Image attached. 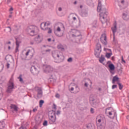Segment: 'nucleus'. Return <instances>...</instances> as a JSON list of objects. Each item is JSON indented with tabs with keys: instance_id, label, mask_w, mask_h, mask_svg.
I'll return each mask as SVG.
<instances>
[{
	"instance_id": "a18cd8bd",
	"label": "nucleus",
	"mask_w": 129,
	"mask_h": 129,
	"mask_svg": "<svg viewBox=\"0 0 129 129\" xmlns=\"http://www.w3.org/2000/svg\"><path fill=\"white\" fill-rule=\"evenodd\" d=\"M68 62H72V57H70L68 59Z\"/></svg>"
},
{
	"instance_id": "338daca9",
	"label": "nucleus",
	"mask_w": 129,
	"mask_h": 129,
	"mask_svg": "<svg viewBox=\"0 0 129 129\" xmlns=\"http://www.w3.org/2000/svg\"><path fill=\"white\" fill-rule=\"evenodd\" d=\"M57 107V106H56V105L54 104V108L56 109Z\"/></svg>"
},
{
	"instance_id": "0eeeda50",
	"label": "nucleus",
	"mask_w": 129,
	"mask_h": 129,
	"mask_svg": "<svg viewBox=\"0 0 129 129\" xmlns=\"http://www.w3.org/2000/svg\"><path fill=\"white\" fill-rule=\"evenodd\" d=\"M8 86L7 92V93H11V92L13 91V89H14V82L10 81L8 84Z\"/></svg>"
},
{
	"instance_id": "c9c22d12",
	"label": "nucleus",
	"mask_w": 129,
	"mask_h": 129,
	"mask_svg": "<svg viewBox=\"0 0 129 129\" xmlns=\"http://www.w3.org/2000/svg\"><path fill=\"white\" fill-rule=\"evenodd\" d=\"M43 125L44 126H47V125H48V121L44 120V121L43 123Z\"/></svg>"
},
{
	"instance_id": "a19ab883",
	"label": "nucleus",
	"mask_w": 129,
	"mask_h": 129,
	"mask_svg": "<svg viewBox=\"0 0 129 129\" xmlns=\"http://www.w3.org/2000/svg\"><path fill=\"white\" fill-rule=\"evenodd\" d=\"M94 100H95V99H94L93 97H90V101H92V102H93Z\"/></svg>"
},
{
	"instance_id": "4c0bfd02",
	"label": "nucleus",
	"mask_w": 129,
	"mask_h": 129,
	"mask_svg": "<svg viewBox=\"0 0 129 129\" xmlns=\"http://www.w3.org/2000/svg\"><path fill=\"white\" fill-rule=\"evenodd\" d=\"M37 110H38V107H35V108H34L32 110L33 112H36V111H37Z\"/></svg>"
},
{
	"instance_id": "603ef678",
	"label": "nucleus",
	"mask_w": 129,
	"mask_h": 129,
	"mask_svg": "<svg viewBox=\"0 0 129 129\" xmlns=\"http://www.w3.org/2000/svg\"><path fill=\"white\" fill-rule=\"evenodd\" d=\"M121 60H122V62H123L124 63H125V60H124L123 59V56L121 57Z\"/></svg>"
},
{
	"instance_id": "4d7b16f0",
	"label": "nucleus",
	"mask_w": 129,
	"mask_h": 129,
	"mask_svg": "<svg viewBox=\"0 0 129 129\" xmlns=\"http://www.w3.org/2000/svg\"><path fill=\"white\" fill-rule=\"evenodd\" d=\"M86 127H87V128H88V129H90V127L89 125H86Z\"/></svg>"
},
{
	"instance_id": "e433bc0d",
	"label": "nucleus",
	"mask_w": 129,
	"mask_h": 129,
	"mask_svg": "<svg viewBox=\"0 0 129 129\" xmlns=\"http://www.w3.org/2000/svg\"><path fill=\"white\" fill-rule=\"evenodd\" d=\"M113 112V114H114V115L113 116V118H114V117H116L117 116V114H116V112L115 111H112Z\"/></svg>"
},
{
	"instance_id": "9d476101",
	"label": "nucleus",
	"mask_w": 129,
	"mask_h": 129,
	"mask_svg": "<svg viewBox=\"0 0 129 129\" xmlns=\"http://www.w3.org/2000/svg\"><path fill=\"white\" fill-rule=\"evenodd\" d=\"M116 22H114L113 27H111V30L113 33V41L115 39V33H116V31L117 30V28L116 27Z\"/></svg>"
},
{
	"instance_id": "37998d69",
	"label": "nucleus",
	"mask_w": 129,
	"mask_h": 129,
	"mask_svg": "<svg viewBox=\"0 0 129 129\" xmlns=\"http://www.w3.org/2000/svg\"><path fill=\"white\" fill-rule=\"evenodd\" d=\"M55 31H56L57 32H59L60 33L61 28H60V27H58Z\"/></svg>"
},
{
	"instance_id": "0e129e2a",
	"label": "nucleus",
	"mask_w": 129,
	"mask_h": 129,
	"mask_svg": "<svg viewBox=\"0 0 129 129\" xmlns=\"http://www.w3.org/2000/svg\"><path fill=\"white\" fill-rule=\"evenodd\" d=\"M71 91H73V90H74V88L72 87V88H71Z\"/></svg>"
},
{
	"instance_id": "bb28decb",
	"label": "nucleus",
	"mask_w": 129,
	"mask_h": 129,
	"mask_svg": "<svg viewBox=\"0 0 129 129\" xmlns=\"http://www.w3.org/2000/svg\"><path fill=\"white\" fill-rule=\"evenodd\" d=\"M96 125L99 128L104 129V125H102V124H99V123H97V122H96Z\"/></svg>"
},
{
	"instance_id": "f8f14e48",
	"label": "nucleus",
	"mask_w": 129,
	"mask_h": 129,
	"mask_svg": "<svg viewBox=\"0 0 129 129\" xmlns=\"http://www.w3.org/2000/svg\"><path fill=\"white\" fill-rule=\"evenodd\" d=\"M100 41L103 45H107V41L106 40V36L102 35V36L100 38Z\"/></svg>"
},
{
	"instance_id": "72a5a7b5",
	"label": "nucleus",
	"mask_w": 129,
	"mask_h": 129,
	"mask_svg": "<svg viewBox=\"0 0 129 129\" xmlns=\"http://www.w3.org/2000/svg\"><path fill=\"white\" fill-rule=\"evenodd\" d=\"M47 30H48V32H47L48 34H51V33H52V29H51V28L46 27V31H47Z\"/></svg>"
},
{
	"instance_id": "7c9ffc66",
	"label": "nucleus",
	"mask_w": 129,
	"mask_h": 129,
	"mask_svg": "<svg viewBox=\"0 0 129 129\" xmlns=\"http://www.w3.org/2000/svg\"><path fill=\"white\" fill-rule=\"evenodd\" d=\"M44 100H41L39 101V107H42V106H43V104H44Z\"/></svg>"
},
{
	"instance_id": "680f3d73",
	"label": "nucleus",
	"mask_w": 129,
	"mask_h": 129,
	"mask_svg": "<svg viewBox=\"0 0 129 129\" xmlns=\"http://www.w3.org/2000/svg\"><path fill=\"white\" fill-rule=\"evenodd\" d=\"M58 11H59V12H61V11H62V8H61V7H59V8H58Z\"/></svg>"
},
{
	"instance_id": "f257e3e1",
	"label": "nucleus",
	"mask_w": 129,
	"mask_h": 129,
	"mask_svg": "<svg viewBox=\"0 0 129 129\" xmlns=\"http://www.w3.org/2000/svg\"><path fill=\"white\" fill-rule=\"evenodd\" d=\"M97 11L100 12V20L102 24H105L107 22V16L108 12L104 6H101V2H99L98 4Z\"/></svg>"
},
{
	"instance_id": "8fccbe9b",
	"label": "nucleus",
	"mask_w": 129,
	"mask_h": 129,
	"mask_svg": "<svg viewBox=\"0 0 129 129\" xmlns=\"http://www.w3.org/2000/svg\"><path fill=\"white\" fill-rule=\"evenodd\" d=\"M13 11H14V8H13V7H11V8L9 9V11H10V12H13Z\"/></svg>"
},
{
	"instance_id": "5fc2aeb1",
	"label": "nucleus",
	"mask_w": 129,
	"mask_h": 129,
	"mask_svg": "<svg viewBox=\"0 0 129 129\" xmlns=\"http://www.w3.org/2000/svg\"><path fill=\"white\" fill-rule=\"evenodd\" d=\"M84 85L85 87H88V83H85Z\"/></svg>"
},
{
	"instance_id": "a211bd4d",
	"label": "nucleus",
	"mask_w": 129,
	"mask_h": 129,
	"mask_svg": "<svg viewBox=\"0 0 129 129\" xmlns=\"http://www.w3.org/2000/svg\"><path fill=\"white\" fill-rule=\"evenodd\" d=\"M46 25H47V23H42L40 25V28L41 30H43V31L47 30V27H46Z\"/></svg>"
},
{
	"instance_id": "f03ea898",
	"label": "nucleus",
	"mask_w": 129,
	"mask_h": 129,
	"mask_svg": "<svg viewBox=\"0 0 129 129\" xmlns=\"http://www.w3.org/2000/svg\"><path fill=\"white\" fill-rule=\"evenodd\" d=\"M70 33L72 35V37H73V38H75V39H76V41L80 42L81 39H82V35H81L80 32L76 29H71Z\"/></svg>"
},
{
	"instance_id": "13d9d810",
	"label": "nucleus",
	"mask_w": 129,
	"mask_h": 129,
	"mask_svg": "<svg viewBox=\"0 0 129 129\" xmlns=\"http://www.w3.org/2000/svg\"><path fill=\"white\" fill-rule=\"evenodd\" d=\"M121 4H122V5H123V4H124V0H122L121 1Z\"/></svg>"
},
{
	"instance_id": "c03bdc74",
	"label": "nucleus",
	"mask_w": 129,
	"mask_h": 129,
	"mask_svg": "<svg viewBox=\"0 0 129 129\" xmlns=\"http://www.w3.org/2000/svg\"><path fill=\"white\" fill-rule=\"evenodd\" d=\"M93 107H96V106H97V103L93 102Z\"/></svg>"
},
{
	"instance_id": "6e6d98bb",
	"label": "nucleus",
	"mask_w": 129,
	"mask_h": 129,
	"mask_svg": "<svg viewBox=\"0 0 129 129\" xmlns=\"http://www.w3.org/2000/svg\"><path fill=\"white\" fill-rule=\"evenodd\" d=\"M83 15H85V16H87V15H88V13H87V12H84V13H83Z\"/></svg>"
},
{
	"instance_id": "9b49d317",
	"label": "nucleus",
	"mask_w": 129,
	"mask_h": 129,
	"mask_svg": "<svg viewBox=\"0 0 129 129\" xmlns=\"http://www.w3.org/2000/svg\"><path fill=\"white\" fill-rule=\"evenodd\" d=\"M30 71L32 74L33 75H38L39 74V70L36 68V67L32 66L30 68Z\"/></svg>"
},
{
	"instance_id": "a878e982",
	"label": "nucleus",
	"mask_w": 129,
	"mask_h": 129,
	"mask_svg": "<svg viewBox=\"0 0 129 129\" xmlns=\"http://www.w3.org/2000/svg\"><path fill=\"white\" fill-rule=\"evenodd\" d=\"M6 126V125L5 124V122L4 121H1L0 122V129H4Z\"/></svg>"
},
{
	"instance_id": "79ce46f5",
	"label": "nucleus",
	"mask_w": 129,
	"mask_h": 129,
	"mask_svg": "<svg viewBox=\"0 0 129 129\" xmlns=\"http://www.w3.org/2000/svg\"><path fill=\"white\" fill-rule=\"evenodd\" d=\"M90 112L92 114L94 113V109L93 108H91Z\"/></svg>"
},
{
	"instance_id": "de8ad7c7",
	"label": "nucleus",
	"mask_w": 129,
	"mask_h": 129,
	"mask_svg": "<svg viewBox=\"0 0 129 129\" xmlns=\"http://www.w3.org/2000/svg\"><path fill=\"white\" fill-rule=\"evenodd\" d=\"M108 114H109V115H112V114H113L112 111L108 112Z\"/></svg>"
},
{
	"instance_id": "cd10ccee",
	"label": "nucleus",
	"mask_w": 129,
	"mask_h": 129,
	"mask_svg": "<svg viewBox=\"0 0 129 129\" xmlns=\"http://www.w3.org/2000/svg\"><path fill=\"white\" fill-rule=\"evenodd\" d=\"M93 28H97V21H94L92 24Z\"/></svg>"
},
{
	"instance_id": "20e7f679",
	"label": "nucleus",
	"mask_w": 129,
	"mask_h": 129,
	"mask_svg": "<svg viewBox=\"0 0 129 129\" xmlns=\"http://www.w3.org/2000/svg\"><path fill=\"white\" fill-rule=\"evenodd\" d=\"M37 30H38V27L33 25L28 26L27 29V31L30 36H34Z\"/></svg>"
},
{
	"instance_id": "864d4df0",
	"label": "nucleus",
	"mask_w": 129,
	"mask_h": 129,
	"mask_svg": "<svg viewBox=\"0 0 129 129\" xmlns=\"http://www.w3.org/2000/svg\"><path fill=\"white\" fill-rule=\"evenodd\" d=\"M60 110H57L56 112L57 115H58V114H60Z\"/></svg>"
},
{
	"instance_id": "49530a36",
	"label": "nucleus",
	"mask_w": 129,
	"mask_h": 129,
	"mask_svg": "<svg viewBox=\"0 0 129 129\" xmlns=\"http://www.w3.org/2000/svg\"><path fill=\"white\" fill-rule=\"evenodd\" d=\"M55 97H56V98H60V95L58 93L55 94Z\"/></svg>"
},
{
	"instance_id": "4be33fe9",
	"label": "nucleus",
	"mask_w": 129,
	"mask_h": 129,
	"mask_svg": "<svg viewBox=\"0 0 129 129\" xmlns=\"http://www.w3.org/2000/svg\"><path fill=\"white\" fill-rule=\"evenodd\" d=\"M119 79V78L117 77V76L113 77L112 83H113V84H114L115 82L116 81H118Z\"/></svg>"
},
{
	"instance_id": "aec40b11",
	"label": "nucleus",
	"mask_w": 129,
	"mask_h": 129,
	"mask_svg": "<svg viewBox=\"0 0 129 129\" xmlns=\"http://www.w3.org/2000/svg\"><path fill=\"white\" fill-rule=\"evenodd\" d=\"M16 53L17 52H19V47H20V42L18 41L17 39L16 40Z\"/></svg>"
},
{
	"instance_id": "bf43d9fd",
	"label": "nucleus",
	"mask_w": 129,
	"mask_h": 129,
	"mask_svg": "<svg viewBox=\"0 0 129 129\" xmlns=\"http://www.w3.org/2000/svg\"><path fill=\"white\" fill-rule=\"evenodd\" d=\"M51 40H52V39H51V38H48V39H47L48 42H51Z\"/></svg>"
},
{
	"instance_id": "e2e57ef3",
	"label": "nucleus",
	"mask_w": 129,
	"mask_h": 129,
	"mask_svg": "<svg viewBox=\"0 0 129 129\" xmlns=\"http://www.w3.org/2000/svg\"><path fill=\"white\" fill-rule=\"evenodd\" d=\"M6 44H7L8 45L11 44V41H9V42H6Z\"/></svg>"
},
{
	"instance_id": "39448f33",
	"label": "nucleus",
	"mask_w": 129,
	"mask_h": 129,
	"mask_svg": "<svg viewBox=\"0 0 129 129\" xmlns=\"http://www.w3.org/2000/svg\"><path fill=\"white\" fill-rule=\"evenodd\" d=\"M101 53V44L98 43L95 49V56L96 58H99L100 53Z\"/></svg>"
},
{
	"instance_id": "1a4fd4ad",
	"label": "nucleus",
	"mask_w": 129,
	"mask_h": 129,
	"mask_svg": "<svg viewBox=\"0 0 129 129\" xmlns=\"http://www.w3.org/2000/svg\"><path fill=\"white\" fill-rule=\"evenodd\" d=\"M53 69L51 66L46 65L44 67V71L45 73H51L53 72Z\"/></svg>"
},
{
	"instance_id": "c85d7f7f",
	"label": "nucleus",
	"mask_w": 129,
	"mask_h": 129,
	"mask_svg": "<svg viewBox=\"0 0 129 129\" xmlns=\"http://www.w3.org/2000/svg\"><path fill=\"white\" fill-rule=\"evenodd\" d=\"M23 76L22 75H20L19 77L18 78V79H19V81L22 83H24V80H23V78H22Z\"/></svg>"
},
{
	"instance_id": "69168bd1",
	"label": "nucleus",
	"mask_w": 129,
	"mask_h": 129,
	"mask_svg": "<svg viewBox=\"0 0 129 129\" xmlns=\"http://www.w3.org/2000/svg\"><path fill=\"white\" fill-rule=\"evenodd\" d=\"M73 19L74 20V21H75L76 20V17H73Z\"/></svg>"
},
{
	"instance_id": "774afa93",
	"label": "nucleus",
	"mask_w": 129,
	"mask_h": 129,
	"mask_svg": "<svg viewBox=\"0 0 129 129\" xmlns=\"http://www.w3.org/2000/svg\"><path fill=\"white\" fill-rule=\"evenodd\" d=\"M8 50H11V46H8Z\"/></svg>"
},
{
	"instance_id": "393cba45",
	"label": "nucleus",
	"mask_w": 129,
	"mask_h": 129,
	"mask_svg": "<svg viewBox=\"0 0 129 129\" xmlns=\"http://www.w3.org/2000/svg\"><path fill=\"white\" fill-rule=\"evenodd\" d=\"M87 5H88V6H90V7H91L93 6V2L92 0H87Z\"/></svg>"
},
{
	"instance_id": "5701e85b",
	"label": "nucleus",
	"mask_w": 129,
	"mask_h": 129,
	"mask_svg": "<svg viewBox=\"0 0 129 129\" xmlns=\"http://www.w3.org/2000/svg\"><path fill=\"white\" fill-rule=\"evenodd\" d=\"M57 49H58V50H60V51H64L65 50L64 46L60 44L57 45Z\"/></svg>"
},
{
	"instance_id": "09e8293b",
	"label": "nucleus",
	"mask_w": 129,
	"mask_h": 129,
	"mask_svg": "<svg viewBox=\"0 0 129 129\" xmlns=\"http://www.w3.org/2000/svg\"><path fill=\"white\" fill-rule=\"evenodd\" d=\"M19 129H27L26 127H24L23 126H21Z\"/></svg>"
},
{
	"instance_id": "ea45409f",
	"label": "nucleus",
	"mask_w": 129,
	"mask_h": 129,
	"mask_svg": "<svg viewBox=\"0 0 129 129\" xmlns=\"http://www.w3.org/2000/svg\"><path fill=\"white\" fill-rule=\"evenodd\" d=\"M114 88H117V85H113L112 86V89H114Z\"/></svg>"
},
{
	"instance_id": "f704fd0d",
	"label": "nucleus",
	"mask_w": 129,
	"mask_h": 129,
	"mask_svg": "<svg viewBox=\"0 0 129 129\" xmlns=\"http://www.w3.org/2000/svg\"><path fill=\"white\" fill-rule=\"evenodd\" d=\"M31 53H32V50H31V49H29L25 53V55L26 56H29V54Z\"/></svg>"
},
{
	"instance_id": "58836bf2",
	"label": "nucleus",
	"mask_w": 129,
	"mask_h": 129,
	"mask_svg": "<svg viewBox=\"0 0 129 129\" xmlns=\"http://www.w3.org/2000/svg\"><path fill=\"white\" fill-rule=\"evenodd\" d=\"M76 89H77V91L75 92L76 93L79 92V88H78V86H76Z\"/></svg>"
},
{
	"instance_id": "c756f323",
	"label": "nucleus",
	"mask_w": 129,
	"mask_h": 129,
	"mask_svg": "<svg viewBox=\"0 0 129 129\" xmlns=\"http://www.w3.org/2000/svg\"><path fill=\"white\" fill-rule=\"evenodd\" d=\"M7 30L8 32H9V33H11V32H12V28H11V27L8 26L7 27H6V29H5L4 31L6 32V30Z\"/></svg>"
},
{
	"instance_id": "f3484780",
	"label": "nucleus",
	"mask_w": 129,
	"mask_h": 129,
	"mask_svg": "<svg viewBox=\"0 0 129 129\" xmlns=\"http://www.w3.org/2000/svg\"><path fill=\"white\" fill-rule=\"evenodd\" d=\"M10 108H11V109H14V111H18V109H19V107H18V106H17V105L13 104H11L10 105Z\"/></svg>"
},
{
	"instance_id": "6e6552de",
	"label": "nucleus",
	"mask_w": 129,
	"mask_h": 129,
	"mask_svg": "<svg viewBox=\"0 0 129 129\" xmlns=\"http://www.w3.org/2000/svg\"><path fill=\"white\" fill-rule=\"evenodd\" d=\"M53 115H49V123L50 124H53L55 121H56V113L55 112H52Z\"/></svg>"
},
{
	"instance_id": "423d86ee",
	"label": "nucleus",
	"mask_w": 129,
	"mask_h": 129,
	"mask_svg": "<svg viewBox=\"0 0 129 129\" xmlns=\"http://www.w3.org/2000/svg\"><path fill=\"white\" fill-rule=\"evenodd\" d=\"M35 90L37 92V96L38 98H41V97L43 96V91L42 90V88L35 87Z\"/></svg>"
},
{
	"instance_id": "4468645a",
	"label": "nucleus",
	"mask_w": 129,
	"mask_h": 129,
	"mask_svg": "<svg viewBox=\"0 0 129 129\" xmlns=\"http://www.w3.org/2000/svg\"><path fill=\"white\" fill-rule=\"evenodd\" d=\"M36 44H40L43 41V37H41L39 35L35 38Z\"/></svg>"
},
{
	"instance_id": "2f4dec72",
	"label": "nucleus",
	"mask_w": 129,
	"mask_h": 129,
	"mask_svg": "<svg viewBox=\"0 0 129 129\" xmlns=\"http://www.w3.org/2000/svg\"><path fill=\"white\" fill-rule=\"evenodd\" d=\"M117 84L119 86V89H120V90H121V89H122V88H123V86L121 85V83H118Z\"/></svg>"
},
{
	"instance_id": "473e14b6",
	"label": "nucleus",
	"mask_w": 129,
	"mask_h": 129,
	"mask_svg": "<svg viewBox=\"0 0 129 129\" xmlns=\"http://www.w3.org/2000/svg\"><path fill=\"white\" fill-rule=\"evenodd\" d=\"M111 55H112V53H107L106 54V57L107 58H110V56H111Z\"/></svg>"
},
{
	"instance_id": "052dcab7",
	"label": "nucleus",
	"mask_w": 129,
	"mask_h": 129,
	"mask_svg": "<svg viewBox=\"0 0 129 129\" xmlns=\"http://www.w3.org/2000/svg\"><path fill=\"white\" fill-rule=\"evenodd\" d=\"M50 51H51V49H46L45 50V52H50Z\"/></svg>"
},
{
	"instance_id": "7ed1b4c3",
	"label": "nucleus",
	"mask_w": 129,
	"mask_h": 129,
	"mask_svg": "<svg viewBox=\"0 0 129 129\" xmlns=\"http://www.w3.org/2000/svg\"><path fill=\"white\" fill-rule=\"evenodd\" d=\"M52 57L54 59L58 60L59 62H63L65 57L62 54H61V52L58 50H54L52 52Z\"/></svg>"
},
{
	"instance_id": "b1692460",
	"label": "nucleus",
	"mask_w": 129,
	"mask_h": 129,
	"mask_svg": "<svg viewBox=\"0 0 129 129\" xmlns=\"http://www.w3.org/2000/svg\"><path fill=\"white\" fill-rule=\"evenodd\" d=\"M54 34L57 37H62V36L63 35L62 34H61L60 32L57 31L56 30L54 31Z\"/></svg>"
},
{
	"instance_id": "6ab92c4d",
	"label": "nucleus",
	"mask_w": 129,
	"mask_h": 129,
	"mask_svg": "<svg viewBox=\"0 0 129 129\" xmlns=\"http://www.w3.org/2000/svg\"><path fill=\"white\" fill-rule=\"evenodd\" d=\"M12 59H13V56L11 55H7L5 57V60H6L7 62H11Z\"/></svg>"
},
{
	"instance_id": "3c124183",
	"label": "nucleus",
	"mask_w": 129,
	"mask_h": 129,
	"mask_svg": "<svg viewBox=\"0 0 129 129\" xmlns=\"http://www.w3.org/2000/svg\"><path fill=\"white\" fill-rule=\"evenodd\" d=\"M7 67L8 69H9V68H10V63H7Z\"/></svg>"
},
{
	"instance_id": "412c9836",
	"label": "nucleus",
	"mask_w": 129,
	"mask_h": 129,
	"mask_svg": "<svg viewBox=\"0 0 129 129\" xmlns=\"http://www.w3.org/2000/svg\"><path fill=\"white\" fill-rule=\"evenodd\" d=\"M108 67L111 71H113L115 69V67H114V64L113 63H109Z\"/></svg>"
},
{
	"instance_id": "dca6fc26",
	"label": "nucleus",
	"mask_w": 129,
	"mask_h": 129,
	"mask_svg": "<svg viewBox=\"0 0 129 129\" xmlns=\"http://www.w3.org/2000/svg\"><path fill=\"white\" fill-rule=\"evenodd\" d=\"M122 18L124 21H128L129 15L127 14V13L126 12L122 14Z\"/></svg>"
},
{
	"instance_id": "ddd939ff",
	"label": "nucleus",
	"mask_w": 129,
	"mask_h": 129,
	"mask_svg": "<svg viewBox=\"0 0 129 129\" xmlns=\"http://www.w3.org/2000/svg\"><path fill=\"white\" fill-rule=\"evenodd\" d=\"M105 120V118L104 117H102L101 116H98L96 118V122L97 123H100V122H104V120Z\"/></svg>"
},
{
	"instance_id": "2eb2a0df",
	"label": "nucleus",
	"mask_w": 129,
	"mask_h": 129,
	"mask_svg": "<svg viewBox=\"0 0 129 129\" xmlns=\"http://www.w3.org/2000/svg\"><path fill=\"white\" fill-rule=\"evenodd\" d=\"M99 61L100 63H101L103 64V65H105V63H104V61H105V58L104 57V55H101V56L99 57Z\"/></svg>"
}]
</instances>
